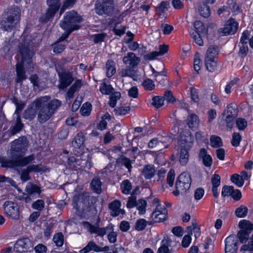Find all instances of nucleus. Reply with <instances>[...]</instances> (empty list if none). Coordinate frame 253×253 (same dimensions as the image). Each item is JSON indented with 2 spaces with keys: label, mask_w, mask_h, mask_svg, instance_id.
I'll list each match as a JSON object with an SVG mask.
<instances>
[{
  "label": "nucleus",
  "mask_w": 253,
  "mask_h": 253,
  "mask_svg": "<svg viewBox=\"0 0 253 253\" xmlns=\"http://www.w3.org/2000/svg\"><path fill=\"white\" fill-rule=\"evenodd\" d=\"M28 141L25 137H19L12 142L11 147V157L14 160H8L2 163V166L14 169L20 175V179L26 182L31 179L29 173L31 172H39L41 170L40 165H30L26 169H20L31 163L34 159L33 155L23 157L25 154L28 146Z\"/></svg>",
  "instance_id": "obj_1"
},
{
  "label": "nucleus",
  "mask_w": 253,
  "mask_h": 253,
  "mask_svg": "<svg viewBox=\"0 0 253 253\" xmlns=\"http://www.w3.org/2000/svg\"><path fill=\"white\" fill-rule=\"evenodd\" d=\"M34 42L31 36L27 35L23 39L19 46V51L22 56V61L17 63L16 71L17 78L16 83H21L27 79L24 66H25L29 72L33 71L34 69L32 62V57L35 54L33 49Z\"/></svg>",
  "instance_id": "obj_2"
},
{
  "label": "nucleus",
  "mask_w": 253,
  "mask_h": 253,
  "mask_svg": "<svg viewBox=\"0 0 253 253\" xmlns=\"http://www.w3.org/2000/svg\"><path fill=\"white\" fill-rule=\"evenodd\" d=\"M79 23V16L77 12L72 10L66 13L64 19L60 23V27L65 31V32L60 37L58 42L55 43L54 52L60 53L65 49V45L60 42L66 40L72 31L78 29Z\"/></svg>",
  "instance_id": "obj_3"
},
{
  "label": "nucleus",
  "mask_w": 253,
  "mask_h": 253,
  "mask_svg": "<svg viewBox=\"0 0 253 253\" xmlns=\"http://www.w3.org/2000/svg\"><path fill=\"white\" fill-rule=\"evenodd\" d=\"M49 99V96H42L36 99L33 103L36 109H39L38 121L41 124L47 121L61 105L60 100L54 99L48 102Z\"/></svg>",
  "instance_id": "obj_4"
},
{
  "label": "nucleus",
  "mask_w": 253,
  "mask_h": 253,
  "mask_svg": "<svg viewBox=\"0 0 253 253\" xmlns=\"http://www.w3.org/2000/svg\"><path fill=\"white\" fill-rule=\"evenodd\" d=\"M7 17L1 21V28L4 31H10L19 22L20 17V11L18 7H12L7 11Z\"/></svg>",
  "instance_id": "obj_5"
},
{
  "label": "nucleus",
  "mask_w": 253,
  "mask_h": 253,
  "mask_svg": "<svg viewBox=\"0 0 253 253\" xmlns=\"http://www.w3.org/2000/svg\"><path fill=\"white\" fill-rule=\"evenodd\" d=\"M191 184V178L190 174L187 172L181 173L176 179L175 190L173 191V194L177 196L179 194L186 193L190 189Z\"/></svg>",
  "instance_id": "obj_6"
},
{
  "label": "nucleus",
  "mask_w": 253,
  "mask_h": 253,
  "mask_svg": "<svg viewBox=\"0 0 253 253\" xmlns=\"http://www.w3.org/2000/svg\"><path fill=\"white\" fill-rule=\"evenodd\" d=\"M115 226L112 223H109L103 228L93 227V233H96V237L103 238L107 235V239L110 244H115L117 241L118 232L115 231Z\"/></svg>",
  "instance_id": "obj_7"
},
{
  "label": "nucleus",
  "mask_w": 253,
  "mask_h": 253,
  "mask_svg": "<svg viewBox=\"0 0 253 253\" xmlns=\"http://www.w3.org/2000/svg\"><path fill=\"white\" fill-rule=\"evenodd\" d=\"M95 9L99 15L111 16L115 9L114 0H97Z\"/></svg>",
  "instance_id": "obj_8"
},
{
  "label": "nucleus",
  "mask_w": 253,
  "mask_h": 253,
  "mask_svg": "<svg viewBox=\"0 0 253 253\" xmlns=\"http://www.w3.org/2000/svg\"><path fill=\"white\" fill-rule=\"evenodd\" d=\"M192 143L190 136H188L187 138L182 139L181 140L179 161L181 166H185L188 162L189 151L192 147Z\"/></svg>",
  "instance_id": "obj_9"
},
{
  "label": "nucleus",
  "mask_w": 253,
  "mask_h": 253,
  "mask_svg": "<svg viewBox=\"0 0 253 253\" xmlns=\"http://www.w3.org/2000/svg\"><path fill=\"white\" fill-rule=\"evenodd\" d=\"M239 226L240 230L236 237L241 243H244L249 239V235L253 229V224L249 221L242 220L239 222Z\"/></svg>",
  "instance_id": "obj_10"
},
{
  "label": "nucleus",
  "mask_w": 253,
  "mask_h": 253,
  "mask_svg": "<svg viewBox=\"0 0 253 253\" xmlns=\"http://www.w3.org/2000/svg\"><path fill=\"white\" fill-rule=\"evenodd\" d=\"M4 213L12 219H18L20 217L19 207L17 203L6 201L3 205Z\"/></svg>",
  "instance_id": "obj_11"
},
{
  "label": "nucleus",
  "mask_w": 253,
  "mask_h": 253,
  "mask_svg": "<svg viewBox=\"0 0 253 253\" xmlns=\"http://www.w3.org/2000/svg\"><path fill=\"white\" fill-rule=\"evenodd\" d=\"M60 0H47L48 8L45 16L41 17V19L42 20L46 22L54 16L55 13L60 7Z\"/></svg>",
  "instance_id": "obj_12"
},
{
  "label": "nucleus",
  "mask_w": 253,
  "mask_h": 253,
  "mask_svg": "<svg viewBox=\"0 0 253 253\" xmlns=\"http://www.w3.org/2000/svg\"><path fill=\"white\" fill-rule=\"evenodd\" d=\"M225 253H236L238 250V241L236 236L231 235L224 240Z\"/></svg>",
  "instance_id": "obj_13"
},
{
  "label": "nucleus",
  "mask_w": 253,
  "mask_h": 253,
  "mask_svg": "<svg viewBox=\"0 0 253 253\" xmlns=\"http://www.w3.org/2000/svg\"><path fill=\"white\" fill-rule=\"evenodd\" d=\"M239 24L232 18H230L226 22L224 27L222 29L221 32L224 36L234 34L238 30Z\"/></svg>",
  "instance_id": "obj_14"
},
{
  "label": "nucleus",
  "mask_w": 253,
  "mask_h": 253,
  "mask_svg": "<svg viewBox=\"0 0 253 253\" xmlns=\"http://www.w3.org/2000/svg\"><path fill=\"white\" fill-rule=\"evenodd\" d=\"M80 201L83 203L84 208H91L96 202V197L91 196L88 192L80 193Z\"/></svg>",
  "instance_id": "obj_15"
},
{
  "label": "nucleus",
  "mask_w": 253,
  "mask_h": 253,
  "mask_svg": "<svg viewBox=\"0 0 253 253\" xmlns=\"http://www.w3.org/2000/svg\"><path fill=\"white\" fill-rule=\"evenodd\" d=\"M198 157L201 160L203 165L206 168H211L212 165V157L208 154L206 148H202L199 150Z\"/></svg>",
  "instance_id": "obj_16"
},
{
  "label": "nucleus",
  "mask_w": 253,
  "mask_h": 253,
  "mask_svg": "<svg viewBox=\"0 0 253 253\" xmlns=\"http://www.w3.org/2000/svg\"><path fill=\"white\" fill-rule=\"evenodd\" d=\"M60 84L58 87L64 89L68 86L73 81V78L71 73L64 72L60 74Z\"/></svg>",
  "instance_id": "obj_17"
},
{
  "label": "nucleus",
  "mask_w": 253,
  "mask_h": 253,
  "mask_svg": "<svg viewBox=\"0 0 253 253\" xmlns=\"http://www.w3.org/2000/svg\"><path fill=\"white\" fill-rule=\"evenodd\" d=\"M151 217L154 222L160 223L164 221L167 218V211L166 209L160 211L157 208L152 213Z\"/></svg>",
  "instance_id": "obj_18"
},
{
  "label": "nucleus",
  "mask_w": 253,
  "mask_h": 253,
  "mask_svg": "<svg viewBox=\"0 0 253 253\" xmlns=\"http://www.w3.org/2000/svg\"><path fill=\"white\" fill-rule=\"evenodd\" d=\"M30 244V240L27 238L18 239L14 246V250L16 252L21 253L27 250Z\"/></svg>",
  "instance_id": "obj_19"
},
{
  "label": "nucleus",
  "mask_w": 253,
  "mask_h": 253,
  "mask_svg": "<svg viewBox=\"0 0 253 253\" xmlns=\"http://www.w3.org/2000/svg\"><path fill=\"white\" fill-rule=\"evenodd\" d=\"M121 202L119 200H115L111 202L108 206L110 211V214L111 216L116 217L120 214V208Z\"/></svg>",
  "instance_id": "obj_20"
},
{
  "label": "nucleus",
  "mask_w": 253,
  "mask_h": 253,
  "mask_svg": "<svg viewBox=\"0 0 253 253\" xmlns=\"http://www.w3.org/2000/svg\"><path fill=\"white\" fill-rule=\"evenodd\" d=\"M123 61L125 64H128L131 67L134 68L138 64L139 59L134 53L128 52L126 56L124 57Z\"/></svg>",
  "instance_id": "obj_21"
},
{
  "label": "nucleus",
  "mask_w": 253,
  "mask_h": 253,
  "mask_svg": "<svg viewBox=\"0 0 253 253\" xmlns=\"http://www.w3.org/2000/svg\"><path fill=\"white\" fill-rule=\"evenodd\" d=\"M156 170L153 165H146L142 170V174L146 180L152 179L155 175Z\"/></svg>",
  "instance_id": "obj_22"
},
{
  "label": "nucleus",
  "mask_w": 253,
  "mask_h": 253,
  "mask_svg": "<svg viewBox=\"0 0 253 253\" xmlns=\"http://www.w3.org/2000/svg\"><path fill=\"white\" fill-rule=\"evenodd\" d=\"M101 222V218L98 216H97L95 224H92L88 221H83L82 222V224L84 226V228L91 235H95L96 237V233H93V229L94 227H97L99 228H103L104 227H100L99 223Z\"/></svg>",
  "instance_id": "obj_23"
},
{
  "label": "nucleus",
  "mask_w": 253,
  "mask_h": 253,
  "mask_svg": "<svg viewBox=\"0 0 253 253\" xmlns=\"http://www.w3.org/2000/svg\"><path fill=\"white\" fill-rule=\"evenodd\" d=\"M103 251L102 248L98 246L94 242L90 241L84 248L80 250V253H88L90 251L98 253Z\"/></svg>",
  "instance_id": "obj_24"
},
{
  "label": "nucleus",
  "mask_w": 253,
  "mask_h": 253,
  "mask_svg": "<svg viewBox=\"0 0 253 253\" xmlns=\"http://www.w3.org/2000/svg\"><path fill=\"white\" fill-rule=\"evenodd\" d=\"M187 124L189 127L191 129H196L199 124V120L198 116L194 114L189 115L187 119Z\"/></svg>",
  "instance_id": "obj_25"
},
{
  "label": "nucleus",
  "mask_w": 253,
  "mask_h": 253,
  "mask_svg": "<svg viewBox=\"0 0 253 253\" xmlns=\"http://www.w3.org/2000/svg\"><path fill=\"white\" fill-rule=\"evenodd\" d=\"M25 191L27 193L33 196L36 194L40 195L41 193V188L37 184H35L31 182L27 183Z\"/></svg>",
  "instance_id": "obj_26"
},
{
  "label": "nucleus",
  "mask_w": 253,
  "mask_h": 253,
  "mask_svg": "<svg viewBox=\"0 0 253 253\" xmlns=\"http://www.w3.org/2000/svg\"><path fill=\"white\" fill-rule=\"evenodd\" d=\"M132 188L131 183L128 179L124 180L120 185L121 192L124 195L131 194L132 195V194L131 193Z\"/></svg>",
  "instance_id": "obj_27"
},
{
  "label": "nucleus",
  "mask_w": 253,
  "mask_h": 253,
  "mask_svg": "<svg viewBox=\"0 0 253 253\" xmlns=\"http://www.w3.org/2000/svg\"><path fill=\"white\" fill-rule=\"evenodd\" d=\"M106 79L103 80L99 86V91L103 95H109L114 91V88L111 84H107L105 81Z\"/></svg>",
  "instance_id": "obj_28"
},
{
  "label": "nucleus",
  "mask_w": 253,
  "mask_h": 253,
  "mask_svg": "<svg viewBox=\"0 0 253 253\" xmlns=\"http://www.w3.org/2000/svg\"><path fill=\"white\" fill-rule=\"evenodd\" d=\"M90 188L95 193L99 194L102 192V182L99 178H94L90 183Z\"/></svg>",
  "instance_id": "obj_29"
},
{
  "label": "nucleus",
  "mask_w": 253,
  "mask_h": 253,
  "mask_svg": "<svg viewBox=\"0 0 253 253\" xmlns=\"http://www.w3.org/2000/svg\"><path fill=\"white\" fill-rule=\"evenodd\" d=\"M236 118L235 117L226 114L225 112H224L222 114L223 121L225 123L226 127L230 129L232 128L234 125Z\"/></svg>",
  "instance_id": "obj_30"
},
{
  "label": "nucleus",
  "mask_w": 253,
  "mask_h": 253,
  "mask_svg": "<svg viewBox=\"0 0 253 253\" xmlns=\"http://www.w3.org/2000/svg\"><path fill=\"white\" fill-rule=\"evenodd\" d=\"M92 105L91 103L86 102L80 107V114L84 117H88L92 111Z\"/></svg>",
  "instance_id": "obj_31"
},
{
  "label": "nucleus",
  "mask_w": 253,
  "mask_h": 253,
  "mask_svg": "<svg viewBox=\"0 0 253 253\" xmlns=\"http://www.w3.org/2000/svg\"><path fill=\"white\" fill-rule=\"evenodd\" d=\"M88 155L87 154L88 157L86 160H83L82 156L80 155V171H85L88 172L89 169L91 168L92 164L88 157Z\"/></svg>",
  "instance_id": "obj_32"
},
{
  "label": "nucleus",
  "mask_w": 253,
  "mask_h": 253,
  "mask_svg": "<svg viewBox=\"0 0 253 253\" xmlns=\"http://www.w3.org/2000/svg\"><path fill=\"white\" fill-rule=\"evenodd\" d=\"M210 145L214 148H218L223 146L221 138L217 135H212L210 137Z\"/></svg>",
  "instance_id": "obj_33"
},
{
  "label": "nucleus",
  "mask_w": 253,
  "mask_h": 253,
  "mask_svg": "<svg viewBox=\"0 0 253 253\" xmlns=\"http://www.w3.org/2000/svg\"><path fill=\"white\" fill-rule=\"evenodd\" d=\"M226 114L237 117L238 114V106L235 103L229 104L224 111Z\"/></svg>",
  "instance_id": "obj_34"
},
{
  "label": "nucleus",
  "mask_w": 253,
  "mask_h": 253,
  "mask_svg": "<svg viewBox=\"0 0 253 253\" xmlns=\"http://www.w3.org/2000/svg\"><path fill=\"white\" fill-rule=\"evenodd\" d=\"M109 95V105L111 108H114L116 106L117 101L121 96V93L114 90Z\"/></svg>",
  "instance_id": "obj_35"
},
{
  "label": "nucleus",
  "mask_w": 253,
  "mask_h": 253,
  "mask_svg": "<svg viewBox=\"0 0 253 253\" xmlns=\"http://www.w3.org/2000/svg\"><path fill=\"white\" fill-rule=\"evenodd\" d=\"M106 76L110 78L116 73L115 63L112 60H108L106 63Z\"/></svg>",
  "instance_id": "obj_36"
},
{
  "label": "nucleus",
  "mask_w": 253,
  "mask_h": 253,
  "mask_svg": "<svg viewBox=\"0 0 253 253\" xmlns=\"http://www.w3.org/2000/svg\"><path fill=\"white\" fill-rule=\"evenodd\" d=\"M218 54V47L214 46H210L207 50L205 58L215 59Z\"/></svg>",
  "instance_id": "obj_37"
},
{
  "label": "nucleus",
  "mask_w": 253,
  "mask_h": 253,
  "mask_svg": "<svg viewBox=\"0 0 253 253\" xmlns=\"http://www.w3.org/2000/svg\"><path fill=\"white\" fill-rule=\"evenodd\" d=\"M147 205V201L144 199H140L137 200L136 208L140 215L144 214L146 212Z\"/></svg>",
  "instance_id": "obj_38"
},
{
  "label": "nucleus",
  "mask_w": 253,
  "mask_h": 253,
  "mask_svg": "<svg viewBox=\"0 0 253 253\" xmlns=\"http://www.w3.org/2000/svg\"><path fill=\"white\" fill-rule=\"evenodd\" d=\"M205 66L209 72H213L216 68L217 63L214 59H205Z\"/></svg>",
  "instance_id": "obj_39"
},
{
  "label": "nucleus",
  "mask_w": 253,
  "mask_h": 253,
  "mask_svg": "<svg viewBox=\"0 0 253 253\" xmlns=\"http://www.w3.org/2000/svg\"><path fill=\"white\" fill-rule=\"evenodd\" d=\"M24 126V125L21 122L20 116H18L16 118V122L15 125L11 127V134L14 135L20 131Z\"/></svg>",
  "instance_id": "obj_40"
},
{
  "label": "nucleus",
  "mask_w": 253,
  "mask_h": 253,
  "mask_svg": "<svg viewBox=\"0 0 253 253\" xmlns=\"http://www.w3.org/2000/svg\"><path fill=\"white\" fill-rule=\"evenodd\" d=\"M199 10L200 15L204 18H208L210 15V8L206 4L203 3L200 5Z\"/></svg>",
  "instance_id": "obj_41"
},
{
  "label": "nucleus",
  "mask_w": 253,
  "mask_h": 253,
  "mask_svg": "<svg viewBox=\"0 0 253 253\" xmlns=\"http://www.w3.org/2000/svg\"><path fill=\"white\" fill-rule=\"evenodd\" d=\"M231 181L238 187H241L244 183V179L238 174H233L230 178Z\"/></svg>",
  "instance_id": "obj_42"
},
{
  "label": "nucleus",
  "mask_w": 253,
  "mask_h": 253,
  "mask_svg": "<svg viewBox=\"0 0 253 253\" xmlns=\"http://www.w3.org/2000/svg\"><path fill=\"white\" fill-rule=\"evenodd\" d=\"M242 140V136L239 132H233L231 141V145L235 147L239 146Z\"/></svg>",
  "instance_id": "obj_43"
},
{
  "label": "nucleus",
  "mask_w": 253,
  "mask_h": 253,
  "mask_svg": "<svg viewBox=\"0 0 253 253\" xmlns=\"http://www.w3.org/2000/svg\"><path fill=\"white\" fill-rule=\"evenodd\" d=\"M79 194L76 192L73 197L72 205L73 207V211L77 215L79 214Z\"/></svg>",
  "instance_id": "obj_44"
},
{
  "label": "nucleus",
  "mask_w": 253,
  "mask_h": 253,
  "mask_svg": "<svg viewBox=\"0 0 253 253\" xmlns=\"http://www.w3.org/2000/svg\"><path fill=\"white\" fill-rule=\"evenodd\" d=\"M142 85L146 90L152 91L155 87V85L154 82L150 79H145L142 83Z\"/></svg>",
  "instance_id": "obj_45"
},
{
  "label": "nucleus",
  "mask_w": 253,
  "mask_h": 253,
  "mask_svg": "<svg viewBox=\"0 0 253 253\" xmlns=\"http://www.w3.org/2000/svg\"><path fill=\"white\" fill-rule=\"evenodd\" d=\"M248 211L247 207L242 205L236 209L235 213L237 217L244 218L247 215Z\"/></svg>",
  "instance_id": "obj_46"
},
{
  "label": "nucleus",
  "mask_w": 253,
  "mask_h": 253,
  "mask_svg": "<svg viewBox=\"0 0 253 253\" xmlns=\"http://www.w3.org/2000/svg\"><path fill=\"white\" fill-rule=\"evenodd\" d=\"M164 98L163 97L155 96L152 98V105L156 108H159L164 104Z\"/></svg>",
  "instance_id": "obj_47"
},
{
  "label": "nucleus",
  "mask_w": 253,
  "mask_h": 253,
  "mask_svg": "<svg viewBox=\"0 0 253 253\" xmlns=\"http://www.w3.org/2000/svg\"><path fill=\"white\" fill-rule=\"evenodd\" d=\"M235 123L238 129L240 130H244L247 126L248 122L246 120L243 118L236 119Z\"/></svg>",
  "instance_id": "obj_48"
},
{
  "label": "nucleus",
  "mask_w": 253,
  "mask_h": 253,
  "mask_svg": "<svg viewBox=\"0 0 253 253\" xmlns=\"http://www.w3.org/2000/svg\"><path fill=\"white\" fill-rule=\"evenodd\" d=\"M53 241L57 247H61L64 243V236L62 233L59 232L54 234Z\"/></svg>",
  "instance_id": "obj_49"
},
{
  "label": "nucleus",
  "mask_w": 253,
  "mask_h": 253,
  "mask_svg": "<svg viewBox=\"0 0 253 253\" xmlns=\"http://www.w3.org/2000/svg\"><path fill=\"white\" fill-rule=\"evenodd\" d=\"M158 253H174V251L169 249L167 242L162 240L161 246L158 250Z\"/></svg>",
  "instance_id": "obj_50"
},
{
  "label": "nucleus",
  "mask_w": 253,
  "mask_h": 253,
  "mask_svg": "<svg viewBox=\"0 0 253 253\" xmlns=\"http://www.w3.org/2000/svg\"><path fill=\"white\" fill-rule=\"evenodd\" d=\"M202 61L200 58V54L198 52H196L194 57V70L199 73V70L201 69Z\"/></svg>",
  "instance_id": "obj_51"
},
{
  "label": "nucleus",
  "mask_w": 253,
  "mask_h": 253,
  "mask_svg": "<svg viewBox=\"0 0 253 253\" xmlns=\"http://www.w3.org/2000/svg\"><path fill=\"white\" fill-rule=\"evenodd\" d=\"M109 118L110 115L108 113H106L102 117V120L97 125V128L99 130H103L106 128L107 122L106 120L109 119Z\"/></svg>",
  "instance_id": "obj_52"
},
{
  "label": "nucleus",
  "mask_w": 253,
  "mask_h": 253,
  "mask_svg": "<svg viewBox=\"0 0 253 253\" xmlns=\"http://www.w3.org/2000/svg\"><path fill=\"white\" fill-rule=\"evenodd\" d=\"M147 223V222L145 219H139L135 223V229L138 231H142L146 228Z\"/></svg>",
  "instance_id": "obj_53"
},
{
  "label": "nucleus",
  "mask_w": 253,
  "mask_h": 253,
  "mask_svg": "<svg viewBox=\"0 0 253 253\" xmlns=\"http://www.w3.org/2000/svg\"><path fill=\"white\" fill-rule=\"evenodd\" d=\"M195 32L199 34H203L205 32V27L203 22L200 21H196L194 23Z\"/></svg>",
  "instance_id": "obj_54"
},
{
  "label": "nucleus",
  "mask_w": 253,
  "mask_h": 253,
  "mask_svg": "<svg viewBox=\"0 0 253 253\" xmlns=\"http://www.w3.org/2000/svg\"><path fill=\"white\" fill-rule=\"evenodd\" d=\"M36 115L35 110L32 108H28L26 109L24 113L23 117L26 119L32 120L33 119Z\"/></svg>",
  "instance_id": "obj_55"
},
{
  "label": "nucleus",
  "mask_w": 253,
  "mask_h": 253,
  "mask_svg": "<svg viewBox=\"0 0 253 253\" xmlns=\"http://www.w3.org/2000/svg\"><path fill=\"white\" fill-rule=\"evenodd\" d=\"M44 202L42 200H37L35 202H33L32 204V207L33 209L41 211L44 208Z\"/></svg>",
  "instance_id": "obj_56"
},
{
  "label": "nucleus",
  "mask_w": 253,
  "mask_h": 253,
  "mask_svg": "<svg viewBox=\"0 0 253 253\" xmlns=\"http://www.w3.org/2000/svg\"><path fill=\"white\" fill-rule=\"evenodd\" d=\"M166 72L164 70L161 72L156 71L155 74L154 75V77L156 78V81L158 82L162 85L165 84L167 79L163 78L161 81H159V78L161 77H166Z\"/></svg>",
  "instance_id": "obj_57"
},
{
  "label": "nucleus",
  "mask_w": 253,
  "mask_h": 253,
  "mask_svg": "<svg viewBox=\"0 0 253 253\" xmlns=\"http://www.w3.org/2000/svg\"><path fill=\"white\" fill-rule=\"evenodd\" d=\"M205 194V190L202 187L196 188L194 192V199L198 201L201 200Z\"/></svg>",
  "instance_id": "obj_58"
},
{
  "label": "nucleus",
  "mask_w": 253,
  "mask_h": 253,
  "mask_svg": "<svg viewBox=\"0 0 253 253\" xmlns=\"http://www.w3.org/2000/svg\"><path fill=\"white\" fill-rule=\"evenodd\" d=\"M118 24V23H116L115 24V26L113 27L112 29V31L114 33L116 36L121 37L126 32V28L124 26H121L120 29H118L116 28Z\"/></svg>",
  "instance_id": "obj_59"
},
{
  "label": "nucleus",
  "mask_w": 253,
  "mask_h": 253,
  "mask_svg": "<svg viewBox=\"0 0 253 253\" xmlns=\"http://www.w3.org/2000/svg\"><path fill=\"white\" fill-rule=\"evenodd\" d=\"M190 91L191 100L195 103H198L200 99L198 90L194 87H191Z\"/></svg>",
  "instance_id": "obj_60"
},
{
  "label": "nucleus",
  "mask_w": 253,
  "mask_h": 253,
  "mask_svg": "<svg viewBox=\"0 0 253 253\" xmlns=\"http://www.w3.org/2000/svg\"><path fill=\"white\" fill-rule=\"evenodd\" d=\"M233 188L234 187L232 186H224L222 189L221 196L223 197L231 196Z\"/></svg>",
  "instance_id": "obj_61"
},
{
  "label": "nucleus",
  "mask_w": 253,
  "mask_h": 253,
  "mask_svg": "<svg viewBox=\"0 0 253 253\" xmlns=\"http://www.w3.org/2000/svg\"><path fill=\"white\" fill-rule=\"evenodd\" d=\"M137 200L135 196H130L128 198L126 204V207L127 209H130L136 207L137 205Z\"/></svg>",
  "instance_id": "obj_62"
},
{
  "label": "nucleus",
  "mask_w": 253,
  "mask_h": 253,
  "mask_svg": "<svg viewBox=\"0 0 253 253\" xmlns=\"http://www.w3.org/2000/svg\"><path fill=\"white\" fill-rule=\"evenodd\" d=\"M220 176L216 173L213 174L211 178L212 187L218 188L220 185Z\"/></svg>",
  "instance_id": "obj_63"
},
{
  "label": "nucleus",
  "mask_w": 253,
  "mask_h": 253,
  "mask_svg": "<svg viewBox=\"0 0 253 253\" xmlns=\"http://www.w3.org/2000/svg\"><path fill=\"white\" fill-rule=\"evenodd\" d=\"M76 1L77 0H64L63 5L60 10V14H61L67 8L72 7Z\"/></svg>",
  "instance_id": "obj_64"
}]
</instances>
